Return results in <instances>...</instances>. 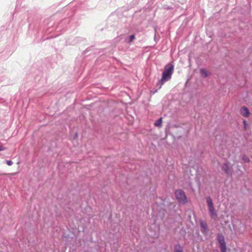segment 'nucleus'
Segmentation results:
<instances>
[{
    "mask_svg": "<svg viewBox=\"0 0 252 252\" xmlns=\"http://www.w3.org/2000/svg\"><path fill=\"white\" fill-rule=\"evenodd\" d=\"M174 71V66L171 64H167L162 73L161 79L157 83V87L161 88L164 82L169 81L171 78V76Z\"/></svg>",
    "mask_w": 252,
    "mask_h": 252,
    "instance_id": "obj_1",
    "label": "nucleus"
},
{
    "mask_svg": "<svg viewBox=\"0 0 252 252\" xmlns=\"http://www.w3.org/2000/svg\"><path fill=\"white\" fill-rule=\"evenodd\" d=\"M206 202L208 204V210L210 217L213 220H217L218 218V216L217 212L216 211L214 207L213 203L211 198L209 196L207 197L206 198Z\"/></svg>",
    "mask_w": 252,
    "mask_h": 252,
    "instance_id": "obj_2",
    "label": "nucleus"
},
{
    "mask_svg": "<svg viewBox=\"0 0 252 252\" xmlns=\"http://www.w3.org/2000/svg\"><path fill=\"white\" fill-rule=\"evenodd\" d=\"M175 194L179 203L185 204L187 202V198L183 190L181 189L177 190L175 192Z\"/></svg>",
    "mask_w": 252,
    "mask_h": 252,
    "instance_id": "obj_3",
    "label": "nucleus"
},
{
    "mask_svg": "<svg viewBox=\"0 0 252 252\" xmlns=\"http://www.w3.org/2000/svg\"><path fill=\"white\" fill-rule=\"evenodd\" d=\"M217 238L220 245V252H226V246L223 235L221 233H218L217 236Z\"/></svg>",
    "mask_w": 252,
    "mask_h": 252,
    "instance_id": "obj_4",
    "label": "nucleus"
},
{
    "mask_svg": "<svg viewBox=\"0 0 252 252\" xmlns=\"http://www.w3.org/2000/svg\"><path fill=\"white\" fill-rule=\"evenodd\" d=\"M222 169L228 175H231L232 172V168L230 166V163L229 162H226L223 163L222 165Z\"/></svg>",
    "mask_w": 252,
    "mask_h": 252,
    "instance_id": "obj_5",
    "label": "nucleus"
},
{
    "mask_svg": "<svg viewBox=\"0 0 252 252\" xmlns=\"http://www.w3.org/2000/svg\"><path fill=\"white\" fill-rule=\"evenodd\" d=\"M200 224L201 232L204 234H207L209 231L207 223L204 221L200 220Z\"/></svg>",
    "mask_w": 252,
    "mask_h": 252,
    "instance_id": "obj_6",
    "label": "nucleus"
},
{
    "mask_svg": "<svg viewBox=\"0 0 252 252\" xmlns=\"http://www.w3.org/2000/svg\"><path fill=\"white\" fill-rule=\"evenodd\" d=\"M241 114L245 117H248L250 115V112L248 108L246 106H243L240 109Z\"/></svg>",
    "mask_w": 252,
    "mask_h": 252,
    "instance_id": "obj_7",
    "label": "nucleus"
},
{
    "mask_svg": "<svg viewBox=\"0 0 252 252\" xmlns=\"http://www.w3.org/2000/svg\"><path fill=\"white\" fill-rule=\"evenodd\" d=\"M183 252V248L179 244H177L175 246L174 252Z\"/></svg>",
    "mask_w": 252,
    "mask_h": 252,
    "instance_id": "obj_8",
    "label": "nucleus"
},
{
    "mask_svg": "<svg viewBox=\"0 0 252 252\" xmlns=\"http://www.w3.org/2000/svg\"><path fill=\"white\" fill-rule=\"evenodd\" d=\"M135 39V36L134 35H131L129 36H128V37H127L125 41L127 42V43H130L132 41H133V40Z\"/></svg>",
    "mask_w": 252,
    "mask_h": 252,
    "instance_id": "obj_9",
    "label": "nucleus"
},
{
    "mask_svg": "<svg viewBox=\"0 0 252 252\" xmlns=\"http://www.w3.org/2000/svg\"><path fill=\"white\" fill-rule=\"evenodd\" d=\"M200 73L204 77H207L208 76V74L207 70L203 68H202L200 69Z\"/></svg>",
    "mask_w": 252,
    "mask_h": 252,
    "instance_id": "obj_10",
    "label": "nucleus"
},
{
    "mask_svg": "<svg viewBox=\"0 0 252 252\" xmlns=\"http://www.w3.org/2000/svg\"><path fill=\"white\" fill-rule=\"evenodd\" d=\"M162 125V118L158 119L155 123V125L158 127H160Z\"/></svg>",
    "mask_w": 252,
    "mask_h": 252,
    "instance_id": "obj_11",
    "label": "nucleus"
},
{
    "mask_svg": "<svg viewBox=\"0 0 252 252\" xmlns=\"http://www.w3.org/2000/svg\"><path fill=\"white\" fill-rule=\"evenodd\" d=\"M242 160L246 163H248L250 162L249 158L245 155L243 156Z\"/></svg>",
    "mask_w": 252,
    "mask_h": 252,
    "instance_id": "obj_12",
    "label": "nucleus"
},
{
    "mask_svg": "<svg viewBox=\"0 0 252 252\" xmlns=\"http://www.w3.org/2000/svg\"><path fill=\"white\" fill-rule=\"evenodd\" d=\"M6 163L8 165H11L13 164V162L11 160H6Z\"/></svg>",
    "mask_w": 252,
    "mask_h": 252,
    "instance_id": "obj_13",
    "label": "nucleus"
},
{
    "mask_svg": "<svg viewBox=\"0 0 252 252\" xmlns=\"http://www.w3.org/2000/svg\"><path fill=\"white\" fill-rule=\"evenodd\" d=\"M5 150V148L1 145H0V151H3Z\"/></svg>",
    "mask_w": 252,
    "mask_h": 252,
    "instance_id": "obj_14",
    "label": "nucleus"
},
{
    "mask_svg": "<svg viewBox=\"0 0 252 252\" xmlns=\"http://www.w3.org/2000/svg\"><path fill=\"white\" fill-rule=\"evenodd\" d=\"M243 123L244 124V128L246 129V121L245 120H244Z\"/></svg>",
    "mask_w": 252,
    "mask_h": 252,
    "instance_id": "obj_15",
    "label": "nucleus"
}]
</instances>
